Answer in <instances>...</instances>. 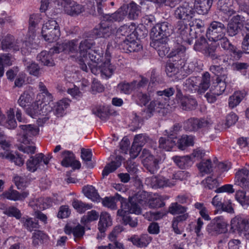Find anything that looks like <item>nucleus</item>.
<instances>
[{"label": "nucleus", "instance_id": "1", "mask_svg": "<svg viewBox=\"0 0 249 249\" xmlns=\"http://www.w3.org/2000/svg\"><path fill=\"white\" fill-rule=\"evenodd\" d=\"M175 17L180 19L177 25V33L183 42L189 44L192 43L193 40L190 38V29L187 24L195 16V12L192 7L187 3L178 6L174 11Z\"/></svg>", "mask_w": 249, "mask_h": 249}, {"label": "nucleus", "instance_id": "2", "mask_svg": "<svg viewBox=\"0 0 249 249\" xmlns=\"http://www.w3.org/2000/svg\"><path fill=\"white\" fill-rule=\"evenodd\" d=\"M102 16V21L98 27L94 29L93 34L97 37L107 38L113 32L112 23L114 21H120L126 16V12L119 10L111 15L99 14Z\"/></svg>", "mask_w": 249, "mask_h": 249}, {"label": "nucleus", "instance_id": "3", "mask_svg": "<svg viewBox=\"0 0 249 249\" xmlns=\"http://www.w3.org/2000/svg\"><path fill=\"white\" fill-rule=\"evenodd\" d=\"M227 222L222 216L214 218L208 224L206 231L210 236H216L227 231Z\"/></svg>", "mask_w": 249, "mask_h": 249}, {"label": "nucleus", "instance_id": "4", "mask_svg": "<svg viewBox=\"0 0 249 249\" xmlns=\"http://www.w3.org/2000/svg\"><path fill=\"white\" fill-rule=\"evenodd\" d=\"M226 27L221 22L213 21L207 29L206 36L210 41L216 42L225 36Z\"/></svg>", "mask_w": 249, "mask_h": 249}, {"label": "nucleus", "instance_id": "5", "mask_svg": "<svg viewBox=\"0 0 249 249\" xmlns=\"http://www.w3.org/2000/svg\"><path fill=\"white\" fill-rule=\"evenodd\" d=\"M103 52L99 50H90L87 54L88 59H82L78 60V63L80 68L85 71H88V67L87 65L89 66L90 62L96 64V66L102 61L103 57Z\"/></svg>", "mask_w": 249, "mask_h": 249}, {"label": "nucleus", "instance_id": "6", "mask_svg": "<svg viewBox=\"0 0 249 249\" xmlns=\"http://www.w3.org/2000/svg\"><path fill=\"white\" fill-rule=\"evenodd\" d=\"M119 49L125 53L139 52L142 49L141 44L132 37L122 38L116 41Z\"/></svg>", "mask_w": 249, "mask_h": 249}, {"label": "nucleus", "instance_id": "7", "mask_svg": "<svg viewBox=\"0 0 249 249\" xmlns=\"http://www.w3.org/2000/svg\"><path fill=\"white\" fill-rule=\"evenodd\" d=\"M211 124V121L205 119L191 118L184 123V129L188 131H197L200 129L206 128Z\"/></svg>", "mask_w": 249, "mask_h": 249}, {"label": "nucleus", "instance_id": "8", "mask_svg": "<svg viewBox=\"0 0 249 249\" xmlns=\"http://www.w3.org/2000/svg\"><path fill=\"white\" fill-rule=\"evenodd\" d=\"M77 39L65 40L61 43H57L55 46L51 49V52L56 53L63 52L68 53H77Z\"/></svg>", "mask_w": 249, "mask_h": 249}, {"label": "nucleus", "instance_id": "9", "mask_svg": "<svg viewBox=\"0 0 249 249\" xmlns=\"http://www.w3.org/2000/svg\"><path fill=\"white\" fill-rule=\"evenodd\" d=\"M20 128L18 141L20 143H27L31 140L29 137L36 136L39 132L37 127L32 124H21L19 126Z\"/></svg>", "mask_w": 249, "mask_h": 249}, {"label": "nucleus", "instance_id": "10", "mask_svg": "<svg viewBox=\"0 0 249 249\" xmlns=\"http://www.w3.org/2000/svg\"><path fill=\"white\" fill-rule=\"evenodd\" d=\"M127 213L136 214L141 213V208L139 203L136 201H132L131 197L129 198L128 202H123L121 208L117 211V215L119 216H124Z\"/></svg>", "mask_w": 249, "mask_h": 249}, {"label": "nucleus", "instance_id": "11", "mask_svg": "<svg viewBox=\"0 0 249 249\" xmlns=\"http://www.w3.org/2000/svg\"><path fill=\"white\" fill-rule=\"evenodd\" d=\"M150 35L152 40L150 44V46L158 51L160 56L161 57L164 56L165 53L168 52L166 45L167 38Z\"/></svg>", "mask_w": 249, "mask_h": 249}, {"label": "nucleus", "instance_id": "12", "mask_svg": "<svg viewBox=\"0 0 249 249\" xmlns=\"http://www.w3.org/2000/svg\"><path fill=\"white\" fill-rule=\"evenodd\" d=\"M172 29L171 26L167 22H163L161 23L157 24L154 26L150 33L151 35L154 36L166 37L170 36Z\"/></svg>", "mask_w": 249, "mask_h": 249}, {"label": "nucleus", "instance_id": "13", "mask_svg": "<svg viewBox=\"0 0 249 249\" xmlns=\"http://www.w3.org/2000/svg\"><path fill=\"white\" fill-rule=\"evenodd\" d=\"M231 227L235 230L243 231L245 234L249 235V218L235 217L231 221Z\"/></svg>", "mask_w": 249, "mask_h": 249}, {"label": "nucleus", "instance_id": "14", "mask_svg": "<svg viewBox=\"0 0 249 249\" xmlns=\"http://www.w3.org/2000/svg\"><path fill=\"white\" fill-rule=\"evenodd\" d=\"M170 57L173 58V62L181 63L186 58V48L183 45L178 44L169 53Z\"/></svg>", "mask_w": 249, "mask_h": 249}, {"label": "nucleus", "instance_id": "15", "mask_svg": "<svg viewBox=\"0 0 249 249\" xmlns=\"http://www.w3.org/2000/svg\"><path fill=\"white\" fill-rule=\"evenodd\" d=\"M28 191L19 193L16 190L10 189L2 194L3 197L7 199L13 201H23L29 195Z\"/></svg>", "mask_w": 249, "mask_h": 249}, {"label": "nucleus", "instance_id": "16", "mask_svg": "<svg viewBox=\"0 0 249 249\" xmlns=\"http://www.w3.org/2000/svg\"><path fill=\"white\" fill-rule=\"evenodd\" d=\"M135 30V26L132 24L130 25H124L121 26L117 31L115 41L117 39L122 40V38L132 37Z\"/></svg>", "mask_w": 249, "mask_h": 249}, {"label": "nucleus", "instance_id": "17", "mask_svg": "<svg viewBox=\"0 0 249 249\" xmlns=\"http://www.w3.org/2000/svg\"><path fill=\"white\" fill-rule=\"evenodd\" d=\"M95 45L94 41L91 39H86L82 40L79 43V59H88L87 54L90 50H92L91 48Z\"/></svg>", "mask_w": 249, "mask_h": 249}, {"label": "nucleus", "instance_id": "18", "mask_svg": "<svg viewBox=\"0 0 249 249\" xmlns=\"http://www.w3.org/2000/svg\"><path fill=\"white\" fill-rule=\"evenodd\" d=\"M19 43L15 40L13 36L8 35L1 41V48L3 51L12 49L14 51L19 50Z\"/></svg>", "mask_w": 249, "mask_h": 249}, {"label": "nucleus", "instance_id": "19", "mask_svg": "<svg viewBox=\"0 0 249 249\" xmlns=\"http://www.w3.org/2000/svg\"><path fill=\"white\" fill-rule=\"evenodd\" d=\"M105 56L107 60L101 65V74L105 75L106 78H109L112 75L115 69L114 66L110 63L109 57H110V54L107 50L106 51Z\"/></svg>", "mask_w": 249, "mask_h": 249}, {"label": "nucleus", "instance_id": "20", "mask_svg": "<svg viewBox=\"0 0 249 249\" xmlns=\"http://www.w3.org/2000/svg\"><path fill=\"white\" fill-rule=\"evenodd\" d=\"M41 33L43 38L49 43L57 40L60 36L59 28L51 30L42 27Z\"/></svg>", "mask_w": 249, "mask_h": 249}, {"label": "nucleus", "instance_id": "21", "mask_svg": "<svg viewBox=\"0 0 249 249\" xmlns=\"http://www.w3.org/2000/svg\"><path fill=\"white\" fill-rule=\"evenodd\" d=\"M212 3L213 0H195L194 7L198 14L204 15L208 13Z\"/></svg>", "mask_w": 249, "mask_h": 249}, {"label": "nucleus", "instance_id": "22", "mask_svg": "<svg viewBox=\"0 0 249 249\" xmlns=\"http://www.w3.org/2000/svg\"><path fill=\"white\" fill-rule=\"evenodd\" d=\"M62 198L58 196V195H54L53 197L51 198L50 197H47L45 198H40L38 199L37 206L40 209H45L49 206H52L53 203L57 204L62 201Z\"/></svg>", "mask_w": 249, "mask_h": 249}, {"label": "nucleus", "instance_id": "23", "mask_svg": "<svg viewBox=\"0 0 249 249\" xmlns=\"http://www.w3.org/2000/svg\"><path fill=\"white\" fill-rule=\"evenodd\" d=\"M65 12L69 15L76 16L85 11V6L77 2H73L64 6Z\"/></svg>", "mask_w": 249, "mask_h": 249}, {"label": "nucleus", "instance_id": "24", "mask_svg": "<svg viewBox=\"0 0 249 249\" xmlns=\"http://www.w3.org/2000/svg\"><path fill=\"white\" fill-rule=\"evenodd\" d=\"M151 240L152 238L147 234H142L140 236L135 235L129 239L134 245L139 248L146 247Z\"/></svg>", "mask_w": 249, "mask_h": 249}, {"label": "nucleus", "instance_id": "25", "mask_svg": "<svg viewBox=\"0 0 249 249\" xmlns=\"http://www.w3.org/2000/svg\"><path fill=\"white\" fill-rule=\"evenodd\" d=\"M232 0H219L217 2L219 10L230 16L235 13V11L232 8Z\"/></svg>", "mask_w": 249, "mask_h": 249}, {"label": "nucleus", "instance_id": "26", "mask_svg": "<svg viewBox=\"0 0 249 249\" xmlns=\"http://www.w3.org/2000/svg\"><path fill=\"white\" fill-rule=\"evenodd\" d=\"M43 154L39 153L36 154L35 156H32L30 159L27 161V169L32 172H35L37 168L39 166V164L42 160Z\"/></svg>", "mask_w": 249, "mask_h": 249}, {"label": "nucleus", "instance_id": "27", "mask_svg": "<svg viewBox=\"0 0 249 249\" xmlns=\"http://www.w3.org/2000/svg\"><path fill=\"white\" fill-rule=\"evenodd\" d=\"M248 170L242 169L239 170L236 175L237 180L235 183L246 191L249 190V180L244 176H247Z\"/></svg>", "mask_w": 249, "mask_h": 249}, {"label": "nucleus", "instance_id": "28", "mask_svg": "<svg viewBox=\"0 0 249 249\" xmlns=\"http://www.w3.org/2000/svg\"><path fill=\"white\" fill-rule=\"evenodd\" d=\"M219 40L222 48L232 53L234 55H236L238 57H241L243 53L242 51L233 46L229 41V39L225 37V36Z\"/></svg>", "mask_w": 249, "mask_h": 249}, {"label": "nucleus", "instance_id": "29", "mask_svg": "<svg viewBox=\"0 0 249 249\" xmlns=\"http://www.w3.org/2000/svg\"><path fill=\"white\" fill-rule=\"evenodd\" d=\"M246 95L245 91H236L230 96L229 98V106L231 108H233L238 105L243 100Z\"/></svg>", "mask_w": 249, "mask_h": 249}, {"label": "nucleus", "instance_id": "30", "mask_svg": "<svg viewBox=\"0 0 249 249\" xmlns=\"http://www.w3.org/2000/svg\"><path fill=\"white\" fill-rule=\"evenodd\" d=\"M196 64L197 63L195 60L186 63H184V61H182L180 63L181 76H184L191 73L195 70Z\"/></svg>", "mask_w": 249, "mask_h": 249}, {"label": "nucleus", "instance_id": "31", "mask_svg": "<svg viewBox=\"0 0 249 249\" xmlns=\"http://www.w3.org/2000/svg\"><path fill=\"white\" fill-rule=\"evenodd\" d=\"M122 157L121 156H117L115 160L107 164L104 168L102 172V176L104 177L107 176L109 174L114 172L122 163Z\"/></svg>", "mask_w": 249, "mask_h": 249}, {"label": "nucleus", "instance_id": "32", "mask_svg": "<svg viewBox=\"0 0 249 249\" xmlns=\"http://www.w3.org/2000/svg\"><path fill=\"white\" fill-rule=\"evenodd\" d=\"M195 139V137L193 135H182L178 141V147L179 149L183 150L187 147L192 146L194 144Z\"/></svg>", "mask_w": 249, "mask_h": 249}, {"label": "nucleus", "instance_id": "33", "mask_svg": "<svg viewBox=\"0 0 249 249\" xmlns=\"http://www.w3.org/2000/svg\"><path fill=\"white\" fill-rule=\"evenodd\" d=\"M112 224L111 218L107 212H102L101 213L98 223V229L101 232H104L107 227Z\"/></svg>", "mask_w": 249, "mask_h": 249}, {"label": "nucleus", "instance_id": "34", "mask_svg": "<svg viewBox=\"0 0 249 249\" xmlns=\"http://www.w3.org/2000/svg\"><path fill=\"white\" fill-rule=\"evenodd\" d=\"M41 19V16L39 14L32 15L29 18V38L32 39L35 37V28L36 25L40 22Z\"/></svg>", "mask_w": 249, "mask_h": 249}, {"label": "nucleus", "instance_id": "35", "mask_svg": "<svg viewBox=\"0 0 249 249\" xmlns=\"http://www.w3.org/2000/svg\"><path fill=\"white\" fill-rule=\"evenodd\" d=\"M182 109L190 110L196 109L197 103L195 99L191 96H186L181 99V103H179Z\"/></svg>", "mask_w": 249, "mask_h": 249}, {"label": "nucleus", "instance_id": "36", "mask_svg": "<svg viewBox=\"0 0 249 249\" xmlns=\"http://www.w3.org/2000/svg\"><path fill=\"white\" fill-rule=\"evenodd\" d=\"M166 104L157 96L156 99L151 101L148 105L147 111L150 113L154 112H160V109L164 108Z\"/></svg>", "mask_w": 249, "mask_h": 249}, {"label": "nucleus", "instance_id": "37", "mask_svg": "<svg viewBox=\"0 0 249 249\" xmlns=\"http://www.w3.org/2000/svg\"><path fill=\"white\" fill-rule=\"evenodd\" d=\"M159 147L166 151H171L172 148L176 144V141L174 139L168 136L167 138L160 137L159 141Z\"/></svg>", "mask_w": 249, "mask_h": 249}, {"label": "nucleus", "instance_id": "38", "mask_svg": "<svg viewBox=\"0 0 249 249\" xmlns=\"http://www.w3.org/2000/svg\"><path fill=\"white\" fill-rule=\"evenodd\" d=\"M64 231L67 234H70L72 233L74 237L77 238L82 237L85 233L84 227L79 224L74 228L66 225Z\"/></svg>", "mask_w": 249, "mask_h": 249}, {"label": "nucleus", "instance_id": "39", "mask_svg": "<svg viewBox=\"0 0 249 249\" xmlns=\"http://www.w3.org/2000/svg\"><path fill=\"white\" fill-rule=\"evenodd\" d=\"M82 191L85 196L93 201H98L100 196L95 187L91 185H87L83 188Z\"/></svg>", "mask_w": 249, "mask_h": 249}, {"label": "nucleus", "instance_id": "40", "mask_svg": "<svg viewBox=\"0 0 249 249\" xmlns=\"http://www.w3.org/2000/svg\"><path fill=\"white\" fill-rule=\"evenodd\" d=\"M198 92L201 94L204 93L210 86V74L208 72L203 73L200 78V82L198 84Z\"/></svg>", "mask_w": 249, "mask_h": 249}, {"label": "nucleus", "instance_id": "41", "mask_svg": "<svg viewBox=\"0 0 249 249\" xmlns=\"http://www.w3.org/2000/svg\"><path fill=\"white\" fill-rule=\"evenodd\" d=\"M200 82V77L192 76L185 80L184 83V86L190 91H198V84Z\"/></svg>", "mask_w": 249, "mask_h": 249}, {"label": "nucleus", "instance_id": "42", "mask_svg": "<svg viewBox=\"0 0 249 249\" xmlns=\"http://www.w3.org/2000/svg\"><path fill=\"white\" fill-rule=\"evenodd\" d=\"M50 53H52L51 51L50 53L47 51H42L37 56V60L45 66H53L54 62Z\"/></svg>", "mask_w": 249, "mask_h": 249}, {"label": "nucleus", "instance_id": "43", "mask_svg": "<svg viewBox=\"0 0 249 249\" xmlns=\"http://www.w3.org/2000/svg\"><path fill=\"white\" fill-rule=\"evenodd\" d=\"M34 94L29 91H24L20 96L18 101V105L24 108L27 105L31 103L33 100Z\"/></svg>", "mask_w": 249, "mask_h": 249}, {"label": "nucleus", "instance_id": "44", "mask_svg": "<svg viewBox=\"0 0 249 249\" xmlns=\"http://www.w3.org/2000/svg\"><path fill=\"white\" fill-rule=\"evenodd\" d=\"M166 71L169 77H172L178 74L179 76L181 75L180 63L178 62L168 63L166 65Z\"/></svg>", "mask_w": 249, "mask_h": 249}, {"label": "nucleus", "instance_id": "45", "mask_svg": "<svg viewBox=\"0 0 249 249\" xmlns=\"http://www.w3.org/2000/svg\"><path fill=\"white\" fill-rule=\"evenodd\" d=\"M136 85L137 82L136 81L131 83L122 82L118 84L117 88L121 93L129 94L135 89Z\"/></svg>", "mask_w": 249, "mask_h": 249}, {"label": "nucleus", "instance_id": "46", "mask_svg": "<svg viewBox=\"0 0 249 249\" xmlns=\"http://www.w3.org/2000/svg\"><path fill=\"white\" fill-rule=\"evenodd\" d=\"M173 159L176 164L181 169H185L189 167L191 162L190 157L186 156H175Z\"/></svg>", "mask_w": 249, "mask_h": 249}, {"label": "nucleus", "instance_id": "47", "mask_svg": "<svg viewBox=\"0 0 249 249\" xmlns=\"http://www.w3.org/2000/svg\"><path fill=\"white\" fill-rule=\"evenodd\" d=\"M175 90L174 88L170 87L166 89L163 90H159L157 91V96L159 98V99L161 100L166 104H167L169 101L170 97L172 96L175 93Z\"/></svg>", "mask_w": 249, "mask_h": 249}, {"label": "nucleus", "instance_id": "48", "mask_svg": "<svg viewBox=\"0 0 249 249\" xmlns=\"http://www.w3.org/2000/svg\"><path fill=\"white\" fill-rule=\"evenodd\" d=\"M63 160L61 161V165L65 167H70L71 162L75 159L74 154L70 151L64 150L61 153Z\"/></svg>", "mask_w": 249, "mask_h": 249}, {"label": "nucleus", "instance_id": "49", "mask_svg": "<svg viewBox=\"0 0 249 249\" xmlns=\"http://www.w3.org/2000/svg\"><path fill=\"white\" fill-rule=\"evenodd\" d=\"M214 63L218 64L219 65L228 66L231 64V59L228 54H220L218 53L215 57L212 60Z\"/></svg>", "mask_w": 249, "mask_h": 249}, {"label": "nucleus", "instance_id": "50", "mask_svg": "<svg viewBox=\"0 0 249 249\" xmlns=\"http://www.w3.org/2000/svg\"><path fill=\"white\" fill-rule=\"evenodd\" d=\"M133 98L137 104L141 106H145L150 100L149 95L140 91L135 92L133 95Z\"/></svg>", "mask_w": 249, "mask_h": 249}, {"label": "nucleus", "instance_id": "51", "mask_svg": "<svg viewBox=\"0 0 249 249\" xmlns=\"http://www.w3.org/2000/svg\"><path fill=\"white\" fill-rule=\"evenodd\" d=\"M69 101L68 99H63L57 103L53 111L56 115L58 117L62 116L65 109L69 106Z\"/></svg>", "mask_w": 249, "mask_h": 249}, {"label": "nucleus", "instance_id": "52", "mask_svg": "<svg viewBox=\"0 0 249 249\" xmlns=\"http://www.w3.org/2000/svg\"><path fill=\"white\" fill-rule=\"evenodd\" d=\"M40 101L36 100L26 110L27 113L32 118H35L38 115H41Z\"/></svg>", "mask_w": 249, "mask_h": 249}, {"label": "nucleus", "instance_id": "53", "mask_svg": "<svg viewBox=\"0 0 249 249\" xmlns=\"http://www.w3.org/2000/svg\"><path fill=\"white\" fill-rule=\"evenodd\" d=\"M72 205L73 207L79 213H84L92 207L91 204L85 203L78 199L73 200Z\"/></svg>", "mask_w": 249, "mask_h": 249}, {"label": "nucleus", "instance_id": "54", "mask_svg": "<svg viewBox=\"0 0 249 249\" xmlns=\"http://www.w3.org/2000/svg\"><path fill=\"white\" fill-rule=\"evenodd\" d=\"M189 23L188 27L190 29V31L192 30H198L197 32H202L204 30V23L202 20L193 18L191 20L188 22Z\"/></svg>", "mask_w": 249, "mask_h": 249}, {"label": "nucleus", "instance_id": "55", "mask_svg": "<svg viewBox=\"0 0 249 249\" xmlns=\"http://www.w3.org/2000/svg\"><path fill=\"white\" fill-rule=\"evenodd\" d=\"M143 164L147 170L152 174L156 173L159 169V160L156 158L146 160Z\"/></svg>", "mask_w": 249, "mask_h": 249}, {"label": "nucleus", "instance_id": "56", "mask_svg": "<svg viewBox=\"0 0 249 249\" xmlns=\"http://www.w3.org/2000/svg\"><path fill=\"white\" fill-rule=\"evenodd\" d=\"M21 221L23 224L24 227L30 231H33L35 229L39 228L37 222L34 221L31 217H23L21 218Z\"/></svg>", "mask_w": 249, "mask_h": 249}, {"label": "nucleus", "instance_id": "57", "mask_svg": "<svg viewBox=\"0 0 249 249\" xmlns=\"http://www.w3.org/2000/svg\"><path fill=\"white\" fill-rule=\"evenodd\" d=\"M18 149L24 153L33 154L35 153L36 147L33 144L31 140H29V142L27 143H21L20 145L18 146Z\"/></svg>", "mask_w": 249, "mask_h": 249}, {"label": "nucleus", "instance_id": "58", "mask_svg": "<svg viewBox=\"0 0 249 249\" xmlns=\"http://www.w3.org/2000/svg\"><path fill=\"white\" fill-rule=\"evenodd\" d=\"M127 12L129 18L136 19L140 13V7L135 3L132 2L128 5Z\"/></svg>", "mask_w": 249, "mask_h": 249}, {"label": "nucleus", "instance_id": "59", "mask_svg": "<svg viewBox=\"0 0 249 249\" xmlns=\"http://www.w3.org/2000/svg\"><path fill=\"white\" fill-rule=\"evenodd\" d=\"M149 142L156 144L154 142L152 141V140L149 139V137L146 135L141 134L135 136L133 143L136 144V145L140 146L142 148L145 143Z\"/></svg>", "mask_w": 249, "mask_h": 249}, {"label": "nucleus", "instance_id": "60", "mask_svg": "<svg viewBox=\"0 0 249 249\" xmlns=\"http://www.w3.org/2000/svg\"><path fill=\"white\" fill-rule=\"evenodd\" d=\"M131 197L132 201H136L142 205L145 204L149 199L148 193L144 191H139Z\"/></svg>", "mask_w": 249, "mask_h": 249}, {"label": "nucleus", "instance_id": "61", "mask_svg": "<svg viewBox=\"0 0 249 249\" xmlns=\"http://www.w3.org/2000/svg\"><path fill=\"white\" fill-rule=\"evenodd\" d=\"M98 217V213L95 210H91L89 212L87 215H84L81 218V223L86 225L89 222L97 220Z\"/></svg>", "mask_w": 249, "mask_h": 249}, {"label": "nucleus", "instance_id": "62", "mask_svg": "<svg viewBox=\"0 0 249 249\" xmlns=\"http://www.w3.org/2000/svg\"><path fill=\"white\" fill-rule=\"evenodd\" d=\"M187 209V207L182 206L178 204V202H176L171 204L169 207L168 212L172 214H179L185 213Z\"/></svg>", "mask_w": 249, "mask_h": 249}, {"label": "nucleus", "instance_id": "63", "mask_svg": "<svg viewBox=\"0 0 249 249\" xmlns=\"http://www.w3.org/2000/svg\"><path fill=\"white\" fill-rule=\"evenodd\" d=\"M199 171L205 174L210 173L212 171V164L211 160H203L197 166Z\"/></svg>", "mask_w": 249, "mask_h": 249}, {"label": "nucleus", "instance_id": "64", "mask_svg": "<svg viewBox=\"0 0 249 249\" xmlns=\"http://www.w3.org/2000/svg\"><path fill=\"white\" fill-rule=\"evenodd\" d=\"M208 44L206 38L203 36H200L196 41L194 47V49L203 53L208 46Z\"/></svg>", "mask_w": 249, "mask_h": 249}]
</instances>
